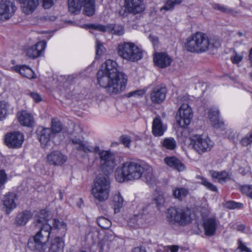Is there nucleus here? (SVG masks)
Segmentation results:
<instances>
[{"mask_svg":"<svg viewBox=\"0 0 252 252\" xmlns=\"http://www.w3.org/2000/svg\"><path fill=\"white\" fill-rule=\"evenodd\" d=\"M208 40L209 41V48L217 49L220 46V41L217 37H208Z\"/></svg>","mask_w":252,"mask_h":252,"instance_id":"44","label":"nucleus"},{"mask_svg":"<svg viewBox=\"0 0 252 252\" xmlns=\"http://www.w3.org/2000/svg\"><path fill=\"white\" fill-rule=\"evenodd\" d=\"M120 140L126 147H129L131 143V139L129 136L126 135H123L120 136Z\"/></svg>","mask_w":252,"mask_h":252,"instance_id":"51","label":"nucleus"},{"mask_svg":"<svg viewBox=\"0 0 252 252\" xmlns=\"http://www.w3.org/2000/svg\"><path fill=\"white\" fill-rule=\"evenodd\" d=\"M213 8L216 10H219L222 12L225 13H229L232 12L233 10L231 8H228L225 5H220L219 3H213L212 4Z\"/></svg>","mask_w":252,"mask_h":252,"instance_id":"45","label":"nucleus"},{"mask_svg":"<svg viewBox=\"0 0 252 252\" xmlns=\"http://www.w3.org/2000/svg\"><path fill=\"white\" fill-rule=\"evenodd\" d=\"M149 39L152 41L153 44H156L158 42V38L157 37H154L151 35L149 36Z\"/></svg>","mask_w":252,"mask_h":252,"instance_id":"60","label":"nucleus"},{"mask_svg":"<svg viewBox=\"0 0 252 252\" xmlns=\"http://www.w3.org/2000/svg\"><path fill=\"white\" fill-rule=\"evenodd\" d=\"M51 133V129L49 128H45L42 126H39L38 128L37 134L43 148H46L48 143L50 142Z\"/></svg>","mask_w":252,"mask_h":252,"instance_id":"25","label":"nucleus"},{"mask_svg":"<svg viewBox=\"0 0 252 252\" xmlns=\"http://www.w3.org/2000/svg\"><path fill=\"white\" fill-rule=\"evenodd\" d=\"M219 220L215 216L204 219L203 226L205 234L208 236L214 235L216 231Z\"/></svg>","mask_w":252,"mask_h":252,"instance_id":"19","label":"nucleus"},{"mask_svg":"<svg viewBox=\"0 0 252 252\" xmlns=\"http://www.w3.org/2000/svg\"><path fill=\"white\" fill-rule=\"evenodd\" d=\"M17 199V194L13 192H8L3 196L2 201L3 206L5 207L6 214H9L12 210L16 208V200Z\"/></svg>","mask_w":252,"mask_h":252,"instance_id":"20","label":"nucleus"},{"mask_svg":"<svg viewBox=\"0 0 252 252\" xmlns=\"http://www.w3.org/2000/svg\"><path fill=\"white\" fill-rule=\"evenodd\" d=\"M243 56L239 55L237 54V53H235V56L233 58H231V61L233 63L237 64L239 63L243 59Z\"/></svg>","mask_w":252,"mask_h":252,"instance_id":"56","label":"nucleus"},{"mask_svg":"<svg viewBox=\"0 0 252 252\" xmlns=\"http://www.w3.org/2000/svg\"><path fill=\"white\" fill-rule=\"evenodd\" d=\"M252 143V134L251 133H249L247 134L245 137H244L241 141V143L242 145L247 146L248 145L251 144Z\"/></svg>","mask_w":252,"mask_h":252,"instance_id":"50","label":"nucleus"},{"mask_svg":"<svg viewBox=\"0 0 252 252\" xmlns=\"http://www.w3.org/2000/svg\"><path fill=\"white\" fill-rule=\"evenodd\" d=\"M108 32L117 35H122L124 33V27L118 25H109Z\"/></svg>","mask_w":252,"mask_h":252,"instance_id":"37","label":"nucleus"},{"mask_svg":"<svg viewBox=\"0 0 252 252\" xmlns=\"http://www.w3.org/2000/svg\"><path fill=\"white\" fill-rule=\"evenodd\" d=\"M67 157L60 151L55 150L48 153L46 158V162L50 165L62 166L67 160Z\"/></svg>","mask_w":252,"mask_h":252,"instance_id":"15","label":"nucleus"},{"mask_svg":"<svg viewBox=\"0 0 252 252\" xmlns=\"http://www.w3.org/2000/svg\"><path fill=\"white\" fill-rule=\"evenodd\" d=\"M32 217V214L31 211L25 210L17 214L15 223L18 226L25 225Z\"/></svg>","mask_w":252,"mask_h":252,"instance_id":"31","label":"nucleus"},{"mask_svg":"<svg viewBox=\"0 0 252 252\" xmlns=\"http://www.w3.org/2000/svg\"><path fill=\"white\" fill-rule=\"evenodd\" d=\"M140 92H141L140 91H135V92H130V93H129L128 96H132V95H134L139 94V93Z\"/></svg>","mask_w":252,"mask_h":252,"instance_id":"62","label":"nucleus"},{"mask_svg":"<svg viewBox=\"0 0 252 252\" xmlns=\"http://www.w3.org/2000/svg\"><path fill=\"white\" fill-rule=\"evenodd\" d=\"M165 5L160 8L161 10H172L176 5L179 4L182 2V0H165Z\"/></svg>","mask_w":252,"mask_h":252,"instance_id":"38","label":"nucleus"},{"mask_svg":"<svg viewBox=\"0 0 252 252\" xmlns=\"http://www.w3.org/2000/svg\"><path fill=\"white\" fill-rule=\"evenodd\" d=\"M176 120L178 125L184 129L181 132L183 136L189 134V99H185L176 114Z\"/></svg>","mask_w":252,"mask_h":252,"instance_id":"10","label":"nucleus"},{"mask_svg":"<svg viewBox=\"0 0 252 252\" xmlns=\"http://www.w3.org/2000/svg\"><path fill=\"white\" fill-rule=\"evenodd\" d=\"M84 27L102 32H108L109 31V25L104 26L100 24H90L84 25Z\"/></svg>","mask_w":252,"mask_h":252,"instance_id":"39","label":"nucleus"},{"mask_svg":"<svg viewBox=\"0 0 252 252\" xmlns=\"http://www.w3.org/2000/svg\"><path fill=\"white\" fill-rule=\"evenodd\" d=\"M28 94L33 99L34 101L36 103H38L41 101L42 98L41 95L36 93L32 92Z\"/></svg>","mask_w":252,"mask_h":252,"instance_id":"55","label":"nucleus"},{"mask_svg":"<svg viewBox=\"0 0 252 252\" xmlns=\"http://www.w3.org/2000/svg\"><path fill=\"white\" fill-rule=\"evenodd\" d=\"M167 129V126L164 125L160 117L157 116L152 122V132L156 137L161 136Z\"/></svg>","mask_w":252,"mask_h":252,"instance_id":"22","label":"nucleus"},{"mask_svg":"<svg viewBox=\"0 0 252 252\" xmlns=\"http://www.w3.org/2000/svg\"><path fill=\"white\" fill-rule=\"evenodd\" d=\"M62 130V125L60 121L57 119H53L52 120L51 133L52 134L58 133Z\"/></svg>","mask_w":252,"mask_h":252,"instance_id":"41","label":"nucleus"},{"mask_svg":"<svg viewBox=\"0 0 252 252\" xmlns=\"http://www.w3.org/2000/svg\"><path fill=\"white\" fill-rule=\"evenodd\" d=\"M117 52L121 58L132 62L141 60L143 56L142 50L132 42L120 43L117 47Z\"/></svg>","mask_w":252,"mask_h":252,"instance_id":"6","label":"nucleus"},{"mask_svg":"<svg viewBox=\"0 0 252 252\" xmlns=\"http://www.w3.org/2000/svg\"><path fill=\"white\" fill-rule=\"evenodd\" d=\"M110 189V181L108 176L99 175L94 181L92 193L95 199L99 202H104L109 197Z\"/></svg>","mask_w":252,"mask_h":252,"instance_id":"4","label":"nucleus"},{"mask_svg":"<svg viewBox=\"0 0 252 252\" xmlns=\"http://www.w3.org/2000/svg\"><path fill=\"white\" fill-rule=\"evenodd\" d=\"M52 224L51 233L54 231H58L61 235H65L67 231V226L65 222L57 219H54Z\"/></svg>","mask_w":252,"mask_h":252,"instance_id":"33","label":"nucleus"},{"mask_svg":"<svg viewBox=\"0 0 252 252\" xmlns=\"http://www.w3.org/2000/svg\"><path fill=\"white\" fill-rule=\"evenodd\" d=\"M167 89L163 85H158L155 87L150 93V99L154 104H160L165 99Z\"/></svg>","mask_w":252,"mask_h":252,"instance_id":"16","label":"nucleus"},{"mask_svg":"<svg viewBox=\"0 0 252 252\" xmlns=\"http://www.w3.org/2000/svg\"><path fill=\"white\" fill-rule=\"evenodd\" d=\"M115 61L107 60L97 73L98 84L110 94H116L123 91L127 83V76L118 69Z\"/></svg>","mask_w":252,"mask_h":252,"instance_id":"1","label":"nucleus"},{"mask_svg":"<svg viewBox=\"0 0 252 252\" xmlns=\"http://www.w3.org/2000/svg\"><path fill=\"white\" fill-rule=\"evenodd\" d=\"M71 143L73 145L75 148L79 151L85 153H93L94 147H91L87 143L79 138H74L70 140Z\"/></svg>","mask_w":252,"mask_h":252,"instance_id":"28","label":"nucleus"},{"mask_svg":"<svg viewBox=\"0 0 252 252\" xmlns=\"http://www.w3.org/2000/svg\"><path fill=\"white\" fill-rule=\"evenodd\" d=\"M178 249L177 245L166 246L164 247L163 252H177Z\"/></svg>","mask_w":252,"mask_h":252,"instance_id":"53","label":"nucleus"},{"mask_svg":"<svg viewBox=\"0 0 252 252\" xmlns=\"http://www.w3.org/2000/svg\"><path fill=\"white\" fill-rule=\"evenodd\" d=\"M63 247V239L60 237H56L46 243L41 252H61Z\"/></svg>","mask_w":252,"mask_h":252,"instance_id":"17","label":"nucleus"},{"mask_svg":"<svg viewBox=\"0 0 252 252\" xmlns=\"http://www.w3.org/2000/svg\"><path fill=\"white\" fill-rule=\"evenodd\" d=\"M9 105L5 101H0V120L5 118L7 114Z\"/></svg>","mask_w":252,"mask_h":252,"instance_id":"42","label":"nucleus"},{"mask_svg":"<svg viewBox=\"0 0 252 252\" xmlns=\"http://www.w3.org/2000/svg\"><path fill=\"white\" fill-rule=\"evenodd\" d=\"M17 116L18 121L23 126L32 127L34 121L32 115L26 111H21L17 113Z\"/></svg>","mask_w":252,"mask_h":252,"instance_id":"26","label":"nucleus"},{"mask_svg":"<svg viewBox=\"0 0 252 252\" xmlns=\"http://www.w3.org/2000/svg\"><path fill=\"white\" fill-rule=\"evenodd\" d=\"M236 229L238 231L244 232L245 229V226L244 224H239L237 225Z\"/></svg>","mask_w":252,"mask_h":252,"instance_id":"59","label":"nucleus"},{"mask_svg":"<svg viewBox=\"0 0 252 252\" xmlns=\"http://www.w3.org/2000/svg\"><path fill=\"white\" fill-rule=\"evenodd\" d=\"M132 252H146V251L142 247H136L133 249Z\"/></svg>","mask_w":252,"mask_h":252,"instance_id":"58","label":"nucleus"},{"mask_svg":"<svg viewBox=\"0 0 252 252\" xmlns=\"http://www.w3.org/2000/svg\"><path fill=\"white\" fill-rule=\"evenodd\" d=\"M95 0H68L69 11L77 14L84 7V14L88 16H92L95 13Z\"/></svg>","mask_w":252,"mask_h":252,"instance_id":"8","label":"nucleus"},{"mask_svg":"<svg viewBox=\"0 0 252 252\" xmlns=\"http://www.w3.org/2000/svg\"><path fill=\"white\" fill-rule=\"evenodd\" d=\"M163 145L169 150H173L176 148V142L173 138H165L163 142Z\"/></svg>","mask_w":252,"mask_h":252,"instance_id":"43","label":"nucleus"},{"mask_svg":"<svg viewBox=\"0 0 252 252\" xmlns=\"http://www.w3.org/2000/svg\"><path fill=\"white\" fill-rule=\"evenodd\" d=\"M189 207L181 206L178 208L171 207L166 213L167 221L171 224L185 226L189 222Z\"/></svg>","mask_w":252,"mask_h":252,"instance_id":"5","label":"nucleus"},{"mask_svg":"<svg viewBox=\"0 0 252 252\" xmlns=\"http://www.w3.org/2000/svg\"><path fill=\"white\" fill-rule=\"evenodd\" d=\"M97 222L101 228L104 229H108L111 226V222L108 219L103 217L98 218Z\"/></svg>","mask_w":252,"mask_h":252,"instance_id":"40","label":"nucleus"},{"mask_svg":"<svg viewBox=\"0 0 252 252\" xmlns=\"http://www.w3.org/2000/svg\"><path fill=\"white\" fill-rule=\"evenodd\" d=\"M17 9L14 1L1 0L0 1V20H8L14 14Z\"/></svg>","mask_w":252,"mask_h":252,"instance_id":"13","label":"nucleus"},{"mask_svg":"<svg viewBox=\"0 0 252 252\" xmlns=\"http://www.w3.org/2000/svg\"><path fill=\"white\" fill-rule=\"evenodd\" d=\"M238 249L240 250L241 252H252V251L248 248L243 243L242 241L239 239L238 241Z\"/></svg>","mask_w":252,"mask_h":252,"instance_id":"54","label":"nucleus"},{"mask_svg":"<svg viewBox=\"0 0 252 252\" xmlns=\"http://www.w3.org/2000/svg\"><path fill=\"white\" fill-rule=\"evenodd\" d=\"M56 19V17L55 16H50L46 18V20H49L50 21H54Z\"/></svg>","mask_w":252,"mask_h":252,"instance_id":"61","label":"nucleus"},{"mask_svg":"<svg viewBox=\"0 0 252 252\" xmlns=\"http://www.w3.org/2000/svg\"><path fill=\"white\" fill-rule=\"evenodd\" d=\"M40 0H21V8L26 15L32 14L39 5Z\"/></svg>","mask_w":252,"mask_h":252,"instance_id":"24","label":"nucleus"},{"mask_svg":"<svg viewBox=\"0 0 252 252\" xmlns=\"http://www.w3.org/2000/svg\"><path fill=\"white\" fill-rule=\"evenodd\" d=\"M13 69L15 71L19 72L23 77L28 79L35 78V77L34 76V74L32 70L26 65H17L13 67Z\"/></svg>","mask_w":252,"mask_h":252,"instance_id":"32","label":"nucleus"},{"mask_svg":"<svg viewBox=\"0 0 252 252\" xmlns=\"http://www.w3.org/2000/svg\"><path fill=\"white\" fill-rule=\"evenodd\" d=\"M7 176L5 171L3 170H0V187L3 186L6 182Z\"/></svg>","mask_w":252,"mask_h":252,"instance_id":"52","label":"nucleus"},{"mask_svg":"<svg viewBox=\"0 0 252 252\" xmlns=\"http://www.w3.org/2000/svg\"><path fill=\"white\" fill-rule=\"evenodd\" d=\"M143 164L131 161L123 163L121 169H117L115 172L116 180L120 183L124 181H134L142 176Z\"/></svg>","mask_w":252,"mask_h":252,"instance_id":"3","label":"nucleus"},{"mask_svg":"<svg viewBox=\"0 0 252 252\" xmlns=\"http://www.w3.org/2000/svg\"><path fill=\"white\" fill-rule=\"evenodd\" d=\"M164 161L168 166L179 171H183L185 169L184 164L175 157H166Z\"/></svg>","mask_w":252,"mask_h":252,"instance_id":"29","label":"nucleus"},{"mask_svg":"<svg viewBox=\"0 0 252 252\" xmlns=\"http://www.w3.org/2000/svg\"><path fill=\"white\" fill-rule=\"evenodd\" d=\"M201 184L204 185L207 189L212 191L217 192V188L211 183L209 182L207 179L202 178L201 179Z\"/></svg>","mask_w":252,"mask_h":252,"instance_id":"47","label":"nucleus"},{"mask_svg":"<svg viewBox=\"0 0 252 252\" xmlns=\"http://www.w3.org/2000/svg\"><path fill=\"white\" fill-rule=\"evenodd\" d=\"M188 194V189L183 188H177L173 189V195L175 198L182 200Z\"/></svg>","mask_w":252,"mask_h":252,"instance_id":"36","label":"nucleus"},{"mask_svg":"<svg viewBox=\"0 0 252 252\" xmlns=\"http://www.w3.org/2000/svg\"><path fill=\"white\" fill-rule=\"evenodd\" d=\"M24 141V136L20 131H13L5 135V143L9 148L18 149L20 148Z\"/></svg>","mask_w":252,"mask_h":252,"instance_id":"14","label":"nucleus"},{"mask_svg":"<svg viewBox=\"0 0 252 252\" xmlns=\"http://www.w3.org/2000/svg\"><path fill=\"white\" fill-rule=\"evenodd\" d=\"M209 174L214 182H218L220 184H224L231 180L229 174L225 170L217 171L215 170L209 171Z\"/></svg>","mask_w":252,"mask_h":252,"instance_id":"27","label":"nucleus"},{"mask_svg":"<svg viewBox=\"0 0 252 252\" xmlns=\"http://www.w3.org/2000/svg\"><path fill=\"white\" fill-rule=\"evenodd\" d=\"M249 59L251 64V66H252V55H249Z\"/></svg>","mask_w":252,"mask_h":252,"instance_id":"64","label":"nucleus"},{"mask_svg":"<svg viewBox=\"0 0 252 252\" xmlns=\"http://www.w3.org/2000/svg\"><path fill=\"white\" fill-rule=\"evenodd\" d=\"M46 45V43L45 41L38 42L27 49V55L32 59L40 56L45 48Z\"/></svg>","mask_w":252,"mask_h":252,"instance_id":"21","label":"nucleus"},{"mask_svg":"<svg viewBox=\"0 0 252 252\" xmlns=\"http://www.w3.org/2000/svg\"><path fill=\"white\" fill-rule=\"evenodd\" d=\"M56 0H43V6L45 8H49Z\"/></svg>","mask_w":252,"mask_h":252,"instance_id":"57","label":"nucleus"},{"mask_svg":"<svg viewBox=\"0 0 252 252\" xmlns=\"http://www.w3.org/2000/svg\"><path fill=\"white\" fill-rule=\"evenodd\" d=\"M189 42V40L188 39H187V41L185 43V49L187 51H189V46L188 45V43Z\"/></svg>","mask_w":252,"mask_h":252,"instance_id":"63","label":"nucleus"},{"mask_svg":"<svg viewBox=\"0 0 252 252\" xmlns=\"http://www.w3.org/2000/svg\"><path fill=\"white\" fill-rule=\"evenodd\" d=\"M113 205L115 213H118L120 209L122 207L124 203V199L120 192L116 193L113 196Z\"/></svg>","mask_w":252,"mask_h":252,"instance_id":"34","label":"nucleus"},{"mask_svg":"<svg viewBox=\"0 0 252 252\" xmlns=\"http://www.w3.org/2000/svg\"><path fill=\"white\" fill-rule=\"evenodd\" d=\"M124 6L125 9L122 13L120 11L121 15L125 17L126 15V13L136 14L142 12L145 9L143 0H124Z\"/></svg>","mask_w":252,"mask_h":252,"instance_id":"12","label":"nucleus"},{"mask_svg":"<svg viewBox=\"0 0 252 252\" xmlns=\"http://www.w3.org/2000/svg\"><path fill=\"white\" fill-rule=\"evenodd\" d=\"M165 202V199L162 193L156 191L153 197V203L155 204L158 209L163 206Z\"/></svg>","mask_w":252,"mask_h":252,"instance_id":"35","label":"nucleus"},{"mask_svg":"<svg viewBox=\"0 0 252 252\" xmlns=\"http://www.w3.org/2000/svg\"><path fill=\"white\" fill-rule=\"evenodd\" d=\"M190 145L199 154L209 152L214 147V143L208 136L195 134L190 137Z\"/></svg>","mask_w":252,"mask_h":252,"instance_id":"9","label":"nucleus"},{"mask_svg":"<svg viewBox=\"0 0 252 252\" xmlns=\"http://www.w3.org/2000/svg\"><path fill=\"white\" fill-rule=\"evenodd\" d=\"M208 118L211 122V125L216 129L221 130L225 129L224 122L219 117V111L217 108H210L208 111Z\"/></svg>","mask_w":252,"mask_h":252,"instance_id":"18","label":"nucleus"},{"mask_svg":"<svg viewBox=\"0 0 252 252\" xmlns=\"http://www.w3.org/2000/svg\"><path fill=\"white\" fill-rule=\"evenodd\" d=\"M142 176L143 180L148 184L152 185L155 183L156 178L153 175V168L148 164H143Z\"/></svg>","mask_w":252,"mask_h":252,"instance_id":"30","label":"nucleus"},{"mask_svg":"<svg viewBox=\"0 0 252 252\" xmlns=\"http://www.w3.org/2000/svg\"><path fill=\"white\" fill-rule=\"evenodd\" d=\"M243 204L241 203L236 202L234 201H228L225 203V207L229 209L242 208Z\"/></svg>","mask_w":252,"mask_h":252,"instance_id":"49","label":"nucleus"},{"mask_svg":"<svg viewBox=\"0 0 252 252\" xmlns=\"http://www.w3.org/2000/svg\"><path fill=\"white\" fill-rule=\"evenodd\" d=\"M48 220L47 212L42 210L36 218L35 224L40 230L28 243V246L32 251L41 252L48 240L52 229V226L46 223Z\"/></svg>","mask_w":252,"mask_h":252,"instance_id":"2","label":"nucleus"},{"mask_svg":"<svg viewBox=\"0 0 252 252\" xmlns=\"http://www.w3.org/2000/svg\"><path fill=\"white\" fill-rule=\"evenodd\" d=\"M209 49L208 36L202 32H196L190 39V52L203 53Z\"/></svg>","mask_w":252,"mask_h":252,"instance_id":"11","label":"nucleus"},{"mask_svg":"<svg viewBox=\"0 0 252 252\" xmlns=\"http://www.w3.org/2000/svg\"><path fill=\"white\" fill-rule=\"evenodd\" d=\"M96 58H99L102 56L105 52V49L103 45L98 40L96 41Z\"/></svg>","mask_w":252,"mask_h":252,"instance_id":"46","label":"nucleus"},{"mask_svg":"<svg viewBox=\"0 0 252 252\" xmlns=\"http://www.w3.org/2000/svg\"><path fill=\"white\" fill-rule=\"evenodd\" d=\"M153 60L156 65L162 68L169 66L172 61L171 58L165 53H156Z\"/></svg>","mask_w":252,"mask_h":252,"instance_id":"23","label":"nucleus"},{"mask_svg":"<svg viewBox=\"0 0 252 252\" xmlns=\"http://www.w3.org/2000/svg\"><path fill=\"white\" fill-rule=\"evenodd\" d=\"M93 153L99 156L100 168L104 175L108 176V174L112 173L116 166L114 155L109 151L100 149L97 146L94 147Z\"/></svg>","mask_w":252,"mask_h":252,"instance_id":"7","label":"nucleus"},{"mask_svg":"<svg viewBox=\"0 0 252 252\" xmlns=\"http://www.w3.org/2000/svg\"><path fill=\"white\" fill-rule=\"evenodd\" d=\"M242 192L252 199V185H244L241 187Z\"/></svg>","mask_w":252,"mask_h":252,"instance_id":"48","label":"nucleus"}]
</instances>
